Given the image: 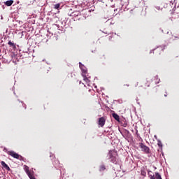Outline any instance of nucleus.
<instances>
[{
	"instance_id": "7ed1b4c3",
	"label": "nucleus",
	"mask_w": 179,
	"mask_h": 179,
	"mask_svg": "<svg viewBox=\"0 0 179 179\" xmlns=\"http://www.w3.org/2000/svg\"><path fill=\"white\" fill-rule=\"evenodd\" d=\"M164 49L162 47H158L150 52V54H155V55H160L162 54V51H164Z\"/></svg>"
},
{
	"instance_id": "1a4fd4ad",
	"label": "nucleus",
	"mask_w": 179,
	"mask_h": 179,
	"mask_svg": "<svg viewBox=\"0 0 179 179\" xmlns=\"http://www.w3.org/2000/svg\"><path fill=\"white\" fill-rule=\"evenodd\" d=\"M24 170L27 176H30V174L33 173L30 171V170L29 169V166H27V165H24Z\"/></svg>"
},
{
	"instance_id": "f3484780",
	"label": "nucleus",
	"mask_w": 179,
	"mask_h": 179,
	"mask_svg": "<svg viewBox=\"0 0 179 179\" xmlns=\"http://www.w3.org/2000/svg\"><path fill=\"white\" fill-rule=\"evenodd\" d=\"M99 58L100 59H106V54L100 55Z\"/></svg>"
},
{
	"instance_id": "f03ea898",
	"label": "nucleus",
	"mask_w": 179,
	"mask_h": 179,
	"mask_svg": "<svg viewBox=\"0 0 179 179\" xmlns=\"http://www.w3.org/2000/svg\"><path fill=\"white\" fill-rule=\"evenodd\" d=\"M7 153H8V155H9V156L14 157V159H18L19 160H23V157H22V155H20L19 154L16 153L15 151H8Z\"/></svg>"
},
{
	"instance_id": "9d476101",
	"label": "nucleus",
	"mask_w": 179,
	"mask_h": 179,
	"mask_svg": "<svg viewBox=\"0 0 179 179\" xmlns=\"http://www.w3.org/2000/svg\"><path fill=\"white\" fill-rule=\"evenodd\" d=\"M13 0H8L6 2H4V4L6 6H12V5H13Z\"/></svg>"
},
{
	"instance_id": "5701e85b",
	"label": "nucleus",
	"mask_w": 179,
	"mask_h": 179,
	"mask_svg": "<svg viewBox=\"0 0 179 179\" xmlns=\"http://www.w3.org/2000/svg\"><path fill=\"white\" fill-rule=\"evenodd\" d=\"M0 52H1V50H0Z\"/></svg>"
},
{
	"instance_id": "f257e3e1",
	"label": "nucleus",
	"mask_w": 179,
	"mask_h": 179,
	"mask_svg": "<svg viewBox=\"0 0 179 179\" xmlns=\"http://www.w3.org/2000/svg\"><path fill=\"white\" fill-rule=\"evenodd\" d=\"M108 157L109 160H110L111 163H115L117 162V152L110 150L108 154Z\"/></svg>"
},
{
	"instance_id": "423d86ee",
	"label": "nucleus",
	"mask_w": 179,
	"mask_h": 179,
	"mask_svg": "<svg viewBox=\"0 0 179 179\" xmlns=\"http://www.w3.org/2000/svg\"><path fill=\"white\" fill-rule=\"evenodd\" d=\"M140 148L142 150L143 152H145V153H149V151L150 150L149 149V147L145 145L143 143H140Z\"/></svg>"
},
{
	"instance_id": "aec40b11",
	"label": "nucleus",
	"mask_w": 179,
	"mask_h": 179,
	"mask_svg": "<svg viewBox=\"0 0 179 179\" xmlns=\"http://www.w3.org/2000/svg\"><path fill=\"white\" fill-rule=\"evenodd\" d=\"M124 86H127V87H129V85L128 84H124Z\"/></svg>"
},
{
	"instance_id": "a211bd4d",
	"label": "nucleus",
	"mask_w": 179,
	"mask_h": 179,
	"mask_svg": "<svg viewBox=\"0 0 179 179\" xmlns=\"http://www.w3.org/2000/svg\"><path fill=\"white\" fill-rule=\"evenodd\" d=\"M146 85H147L146 87H149V86H150V83L149 81H147Z\"/></svg>"
},
{
	"instance_id": "412c9836",
	"label": "nucleus",
	"mask_w": 179,
	"mask_h": 179,
	"mask_svg": "<svg viewBox=\"0 0 179 179\" xmlns=\"http://www.w3.org/2000/svg\"><path fill=\"white\" fill-rule=\"evenodd\" d=\"M164 97H167V94H164Z\"/></svg>"
},
{
	"instance_id": "4be33fe9",
	"label": "nucleus",
	"mask_w": 179,
	"mask_h": 179,
	"mask_svg": "<svg viewBox=\"0 0 179 179\" xmlns=\"http://www.w3.org/2000/svg\"><path fill=\"white\" fill-rule=\"evenodd\" d=\"M158 145L160 146V143H159Z\"/></svg>"
},
{
	"instance_id": "0eeeda50",
	"label": "nucleus",
	"mask_w": 179,
	"mask_h": 179,
	"mask_svg": "<svg viewBox=\"0 0 179 179\" xmlns=\"http://www.w3.org/2000/svg\"><path fill=\"white\" fill-rule=\"evenodd\" d=\"M80 65V69H81L83 73H87V69H86V67L85 66V65H83L82 63H79Z\"/></svg>"
},
{
	"instance_id": "6e6552de",
	"label": "nucleus",
	"mask_w": 179,
	"mask_h": 179,
	"mask_svg": "<svg viewBox=\"0 0 179 179\" xmlns=\"http://www.w3.org/2000/svg\"><path fill=\"white\" fill-rule=\"evenodd\" d=\"M1 164L6 170H8V171H10V168L9 166H8V164H6V163H5V162L1 161Z\"/></svg>"
},
{
	"instance_id": "39448f33",
	"label": "nucleus",
	"mask_w": 179,
	"mask_h": 179,
	"mask_svg": "<svg viewBox=\"0 0 179 179\" xmlns=\"http://www.w3.org/2000/svg\"><path fill=\"white\" fill-rule=\"evenodd\" d=\"M98 124L99 127L103 128V126L106 125V118H104V117H99L98 120Z\"/></svg>"
},
{
	"instance_id": "9b49d317",
	"label": "nucleus",
	"mask_w": 179,
	"mask_h": 179,
	"mask_svg": "<svg viewBox=\"0 0 179 179\" xmlns=\"http://www.w3.org/2000/svg\"><path fill=\"white\" fill-rule=\"evenodd\" d=\"M112 116L113 117V118L117 121V122H120V115H118V114L117 113H113Z\"/></svg>"
},
{
	"instance_id": "20e7f679",
	"label": "nucleus",
	"mask_w": 179,
	"mask_h": 179,
	"mask_svg": "<svg viewBox=\"0 0 179 179\" xmlns=\"http://www.w3.org/2000/svg\"><path fill=\"white\" fill-rule=\"evenodd\" d=\"M150 173H152V171H150L148 172V176L150 179H162V176H160V173H159L157 172L155 173V176L150 175Z\"/></svg>"
},
{
	"instance_id": "2eb2a0df",
	"label": "nucleus",
	"mask_w": 179,
	"mask_h": 179,
	"mask_svg": "<svg viewBox=\"0 0 179 179\" xmlns=\"http://www.w3.org/2000/svg\"><path fill=\"white\" fill-rule=\"evenodd\" d=\"M60 6H61V3H57V4H55L54 5V9H59V8H60Z\"/></svg>"
},
{
	"instance_id": "ddd939ff",
	"label": "nucleus",
	"mask_w": 179,
	"mask_h": 179,
	"mask_svg": "<svg viewBox=\"0 0 179 179\" xmlns=\"http://www.w3.org/2000/svg\"><path fill=\"white\" fill-rule=\"evenodd\" d=\"M8 45L10 47H13V48H16V45L10 41L8 42Z\"/></svg>"
},
{
	"instance_id": "4468645a",
	"label": "nucleus",
	"mask_w": 179,
	"mask_h": 179,
	"mask_svg": "<svg viewBox=\"0 0 179 179\" xmlns=\"http://www.w3.org/2000/svg\"><path fill=\"white\" fill-rule=\"evenodd\" d=\"M83 78H84V80L87 83H90V80H89V78H87V76H85V75H83Z\"/></svg>"
},
{
	"instance_id": "dca6fc26",
	"label": "nucleus",
	"mask_w": 179,
	"mask_h": 179,
	"mask_svg": "<svg viewBox=\"0 0 179 179\" xmlns=\"http://www.w3.org/2000/svg\"><path fill=\"white\" fill-rule=\"evenodd\" d=\"M104 170H106V166L101 165L100 167H99V171H104Z\"/></svg>"
},
{
	"instance_id": "f8f14e48",
	"label": "nucleus",
	"mask_w": 179,
	"mask_h": 179,
	"mask_svg": "<svg viewBox=\"0 0 179 179\" xmlns=\"http://www.w3.org/2000/svg\"><path fill=\"white\" fill-rule=\"evenodd\" d=\"M52 157H53V160L55 162H53V165L55 166H58L59 164V161L57 160V158L54 155H52Z\"/></svg>"
},
{
	"instance_id": "6ab92c4d",
	"label": "nucleus",
	"mask_w": 179,
	"mask_h": 179,
	"mask_svg": "<svg viewBox=\"0 0 179 179\" xmlns=\"http://www.w3.org/2000/svg\"><path fill=\"white\" fill-rule=\"evenodd\" d=\"M138 85H139V82H137V83L134 85L135 87H138Z\"/></svg>"
}]
</instances>
